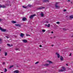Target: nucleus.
I'll return each mask as SVG.
<instances>
[{
  "label": "nucleus",
  "mask_w": 73,
  "mask_h": 73,
  "mask_svg": "<svg viewBox=\"0 0 73 73\" xmlns=\"http://www.w3.org/2000/svg\"><path fill=\"white\" fill-rule=\"evenodd\" d=\"M5 8V6L4 5H0V8Z\"/></svg>",
  "instance_id": "obj_7"
},
{
  "label": "nucleus",
  "mask_w": 73,
  "mask_h": 73,
  "mask_svg": "<svg viewBox=\"0 0 73 73\" xmlns=\"http://www.w3.org/2000/svg\"><path fill=\"white\" fill-rule=\"evenodd\" d=\"M7 72V69H6V68H5V70L4 71V73H5V72Z\"/></svg>",
  "instance_id": "obj_20"
},
{
  "label": "nucleus",
  "mask_w": 73,
  "mask_h": 73,
  "mask_svg": "<svg viewBox=\"0 0 73 73\" xmlns=\"http://www.w3.org/2000/svg\"><path fill=\"white\" fill-rule=\"evenodd\" d=\"M0 30H1L2 32H6V31H7V30H6V29H2L1 27H0Z\"/></svg>",
  "instance_id": "obj_2"
},
{
  "label": "nucleus",
  "mask_w": 73,
  "mask_h": 73,
  "mask_svg": "<svg viewBox=\"0 0 73 73\" xmlns=\"http://www.w3.org/2000/svg\"><path fill=\"white\" fill-rule=\"evenodd\" d=\"M70 19H72V18H73V15L70 16Z\"/></svg>",
  "instance_id": "obj_19"
},
{
  "label": "nucleus",
  "mask_w": 73,
  "mask_h": 73,
  "mask_svg": "<svg viewBox=\"0 0 73 73\" xmlns=\"http://www.w3.org/2000/svg\"><path fill=\"white\" fill-rule=\"evenodd\" d=\"M54 46V45H52V46Z\"/></svg>",
  "instance_id": "obj_41"
},
{
  "label": "nucleus",
  "mask_w": 73,
  "mask_h": 73,
  "mask_svg": "<svg viewBox=\"0 0 73 73\" xmlns=\"http://www.w3.org/2000/svg\"><path fill=\"white\" fill-rule=\"evenodd\" d=\"M72 55V54H70L69 55V56H71Z\"/></svg>",
  "instance_id": "obj_33"
},
{
  "label": "nucleus",
  "mask_w": 73,
  "mask_h": 73,
  "mask_svg": "<svg viewBox=\"0 0 73 73\" xmlns=\"http://www.w3.org/2000/svg\"><path fill=\"white\" fill-rule=\"evenodd\" d=\"M59 4V2H56V3L55 7L56 8H60V7H59V6H57V5H58Z\"/></svg>",
  "instance_id": "obj_1"
},
{
  "label": "nucleus",
  "mask_w": 73,
  "mask_h": 73,
  "mask_svg": "<svg viewBox=\"0 0 73 73\" xmlns=\"http://www.w3.org/2000/svg\"><path fill=\"white\" fill-rule=\"evenodd\" d=\"M47 62L48 63H49V64H51L52 63V62L50 61H47Z\"/></svg>",
  "instance_id": "obj_16"
},
{
  "label": "nucleus",
  "mask_w": 73,
  "mask_h": 73,
  "mask_svg": "<svg viewBox=\"0 0 73 73\" xmlns=\"http://www.w3.org/2000/svg\"><path fill=\"white\" fill-rule=\"evenodd\" d=\"M45 26L46 27H50V24H48V25L47 24L45 25Z\"/></svg>",
  "instance_id": "obj_10"
},
{
  "label": "nucleus",
  "mask_w": 73,
  "mask_h": 73,
  "mask_svg": "<svg viewBox=\"0 0 73 73\" xmlns=\"http://www.w3.org/2000/svg\"><path fill=\"white\" fill-rule=\"evenodd\" d=\"M40 47H41V46H42L41 45H40Z\"/></svg>",
  "instance_id": "obj_39"
},
{
  "label": "nucleus",
  "mask_w": 73,
  "mask_h": 73,
  "mask_svg": "<svg viewBox=\"0 0 73 73\" xmlns=\"http://www.w3.org/2000/svg\"><path fill=\"white\" fill-rule=\"evenodd\" d=\"M5 56H6L7 55V52H5Z\"/></svg>",
  "instance_id": "obj_22"
},
{
  "label": "nucleus",
  "mask_w": 73,
  "mask_h": 73,
  "mask_svg": "<svg viewBox=\"0 0 73 73\" xmlns=\"http://www.w3.org/2000/svg\"><path fill=\"white\" fill-rule=\"evenodd\" d=\"M51 33H53V32L52 31V32H51Z\"/></svg>",
  "instance_id": "obj_38"
},
{
  "label": "nucleus",
  "mask_w": 73,
  "mask_h": 73,
  "mask_svg": "<svg viewBox=\"0 0 73 73\" xmlns=\"http://www.w3.org/2000/svg\"><path fill=\"white\" fill-rule=\"evenodd\" d=\"M63 11H64V12H66V9H64L63 10Z\"/></svg>",
  "instance_id": "obj_31"
},
{
  "label": "nucleus",
  "mask_w": 73,
  "mask_h": 73,
  "mask_svg": "<svg viewBox=\"0 0 73 73\" xmlns=\"http://www.w3.org/2000/svg\"><path fill=\"white\" fill-rule=\"evenodd\" d=\"M22 20L24 21H26L27 20V18L25 17H23V18Z\"/></svg>",
  "instance_id": "obj_11"
},
{
  "label": "nucleus",
  "mask_w": 73,
  "mask_h": 73,
  "mask_svg": "<svg viewBox=\"0 0 73 73\" xmlns=\"http://www.w3.org/2000/svg\"><path fill=\"white\" fill-rule=\"evenodd\" d=\"M23 41L24 42L26 43L27 42V40L26 39H25L23 40Z\"/></svg>",
  "instance_id": "obj_12"
},
{
  "label": "nucleus",
  "mask_w": 73,
  "mask_h": 73,
  "mask_svg": "<svg viewBox=\"0 0 73 73\" xmlns=\"http://www.w3.org/2000/svg\"><path fill=\"white\" fill-rule=\"evenodd\" d=\"M6 37L7 38H9V36H6Z\"/></svg>",
  "instance_id": "obj_30"
},
{
  "label": "nucleus",
  "mask_w": 73,
  "mask_h": 73,
  "mask_svg": "<svg viewBox=\"0 0 73 73\" xmlns=\"http://www.w3.org/2000/svg\"><path fill=\"white\" fill-rule=\"evenodd\" d=\"M66 66H68V64H66Z\"/></svg>",
  "instance_id": "obj_34"
},
{
  "label": "nucleus",
  "mask_w": 73,
  "mask_h": 73,
  "mask_svg": "<svg viewBox=\"0 0 73 73\" xmlns=\"http://www.w3.org/2000/svg\"><path fill=\"white\" fill-rule=\"evenodd\" d=\"M56 54L57 55L58 58H60V54L58 53V52H56Z\"/></svg>",
  "instance_id": "obj_5"
},
{
  "label": "nucleus",
  "mask_w": 73,
  "mask_h": 73,
  "mask_svg": "<svg viewBox=\"0 0 73 73\" xmlns=\"http://www.w3.org/2000/svg\"><path fill=\"white\" fill-rule=\"evenodd\" d=\"M11 23L13 24H15V23H16V21H11Z\"/></svg>",
  "instance_id": "obj_14"
},
{
  "label": "nucleus",
  "mask_w": 73,
  "mask_h": 73,
  "mask_svg": "<svg viewBox=\"0 0 73 73\" xmlns=\"http://www.w3.org/2000/svg\"><path fill=\"white\" fill-rule=\"evenodd\" d=\"M46 23H48V21H46Z\"/></svg>",
  "instance_id": "obj_40"
},
{
  "label": "nucleus",
  "mask_w": 73,
  "mask_h": 73,
  "mask_svg": "<svg viewBox=\"0 0 73 73\" xmlns=\"http://www.w3.org/2000/svg\"><path fill=\"white\" fill-rule=\"evenodd\" d=\"M42 32H45V30H42Z\"/></svg>",
  "instance_id": "obj_26"
},
{
  "label": "nucleus",
  "mask_w": 73,
  "mask_h": 73,
  "mask_svg": "<svg viewBox=\"0 0 73 73\" xmlns=\"http://www.w3.org/2000/svg\"><path fill=\"white\" fill-rule=\"evenodd\" d=\"M38 63H39V62H37L35 63V64H38Z\"/></svg>",
  "instance_id": "obj_25"
},
{
  "label": "nucleus",
  "mask_w": 73,
  "mask_h": 73,
  "mask_svg": "<svg viewBox=\"0 0 73 73\" xmlns=\"http://www.w3.org/2000/svg\"><path fill=\"white\" fill-rule=\"evenodd\" d=\"M0 44H1V42H0Z\"/></svg>",
  "instance_id": "obj_42"
},
{
  "label": "nucleus",
  "mask_w": 73,
  "mask_h": 73,
  "mask_svg": "<svg viewBox=\"0 0 73 73\" xmlns=\"http://www.w3.org/2000/svg\"><path fill=\"white\" fill-rule=\"evenodd\" d=\"M41 16L42 17H43L44 16V14L42 13H41Z\"/></svg>",
  "instance_id": "obj_18"
},
{
  "label": "nucleus",
  "mask_w": 73,
  "mask_h": 73,
  "mask_svg": "<svg viewBox=\"0 0 73 73\" xmlns=\"http://www.w3.org/2000/svg\"><path fill=\"white\" fill-rule=\"evenodd\" d=\"M14 73H18L19 71L17 70H15L14 71Z\"/></svg>",
  "instance_id": "obj_17"
},
{
  "label": "nucleus",
  "mask_w": 73,
  "mask_h": 73,
  "mask_svg": "<svg viewBox=\"0 0 73 73\" xmlns=\"http://www.w3.org/2000/svg\"><path fill=\"white\" fill-rule=\"evenodd\" d=\"M44 66H49V64H44Z\"/></svg>",
  "instance_id": "obj_15"
},
{
  "label": "nucleus",
  "mask_w": 73,
  "mask_h": 73,
  "mask_svg": "<svg viewBox=\"0 0 73 73\" xmlns=\"http://www.w3.org/2000/svg\"><path fill=\"white\" fill-rule=\"evenodd\" d=\"M7 45L8 46H11V45H10L9 44H7Z\"/></svg>",
  "instance_id": "obj_29"
},
{
  "label": "nucleus",
  "mask_w": 73,
  "mask_h": 73,
  "mask_svg": "<svg viewBox=\"0 0 73 73\" xmlns=\"http://www.w3.org/2000/svg\"><path fill=\"white\" fill-rule=\"evenodd\" d=\"M1 51V49H0V52Z\"/></svg>",
  "instance_id": "obj_45"
},
{
  "label": "nucleus",
  "mask_w": 73,
  "mask_h": 73,
  "mask_svg": "<svg viewBox=\"0 0 73 73\" xmlns=\"http://www.w3.org/2000/svg\"><path fill=\"white\" fill-rule=\"evenodd\" d=\"M68 1H70V0H68Z\"/></svg>",
  "instance_id": "obj_43"
},
{
  "label": "nucleus",
  "mask_w": 73,
  "mask_h": 73,
  "mask_svg": "<svg viewBox=\"0 0 73 73\" xmlns=\"http://www.w3.org/2000/svg\"><path fill=\"white\" fill-rule=\"evenodd\" d=\"M60 59L61 61H63L64 60V58L62 56H61L60 57Z\"/></svg>",
  "instance_id": "obj_9"
},
{
  "label": "nucleus",
  "mask_w": 73,
  "mask_h": 73,
  "mask_svg": "<svg viewBox=\"0 0 73 73\" xmlns=\"http://www.w3.org/2000/svg\"><path fill=\"white\" fill-rule=\"evenodd\" d=\"M36 16V14H34L33 15L31 16H30L29 18L30 19H32L33 17H34V16Z\"/></svg>",
  "instance_id": "obj_3"
},
{
  "label": "nucleus",
  "mask_w": 73,
  "mask_h": 73,
  "mask_svg": "<svg viewBox=\"0 0 73 73\" xmlns=\"http://www.w3.org/2000/svg\"><path fill=\"white\" fill-rule=\"evenodd\" d=\"M63 30H64V31H66V29H63Z\"/></svg>",
  "instance_id": "obj_36"
},
{
  "label": "nucleus",
  "mask_w": 73,
  "mask_h": 73,
  "mask_svg": "<svg viewBox=\"0 0 73 73\" xmlns=\"http://www.w3.org/2000/svg\"><path fill=\"white\" fill-rule=\"evenodd\" d=\"M26 36H30V35H28V34H26Z\"/></svg>",
  "instance_id": "obj_28"
},
{
  "label": "nucleus",
  "mask_w": 73,
  "mask_h": 73,
  "mask_svg": "<svg viewBox=\"0 0 73 73\" xmlns=\"http://www.w3.org/2000/svg\"><path fill=\"white\" fill-rule=\"evenodd\" d=\"M15 25L16 27H21V24H16Z\"/></svg>",
  "instance_id": "obj_6"
},
{
  "label": "nucleus",
  "mask_w": 73,
  "mask_h": 73,
  "mask_svg": "<svg viewBox=\"0 0 73 73\" xmlns=\"http://www.w3.org/2000/svg\"><path fill=\"white\" fill-rule=\"evenodd\" d=\"M2 40V39H1L0 38V41H1Z\"/></svg>",
  "instance_id": "obj_32"
},
{
  "label": "nucleus",
  "mask_w": 73,
  "mask_h": 73,
  "mask_svg": "<svg viewBox=\"0 0 73 73\" xmlns=\"http://www.w3.org/2000/svg\"><path fill=\"white\" fill-rule=\"evenodd\" d=\"M20 36L22 37H23L24 36V34L21 33L20 35Z\"/></svg>",
  "instance_id": "obj_13"
},
{
  "label": "nucleus",
  "mask_w": 73,
  "mask_h": 73,
  "mask_svg": "<svg viewBox=\"0 0 73 73\" xmlns=\"http://www.w3.org/2000/svg\"><path fill=\"white\" fill-rule=\"evenodd\" d=\"M2 20V19H0V21H1Z\"/></svg>",
  "instance_id": "obj_35"
},
{
  "label": "nucleus",
  "mask_w": 73,
  "mask_h": 73,
  "mask_svg": "<svg viewBox=\"0 0 73 73\" xmlns=\"http://www.w3.org/2000/svg\"><path fill=\"white\" fill-rule=\"evenodd\" d=\"M43 2H45L46 3H48L49 2V0H43Z\"/></svg>",
  "instance_id": "obj_8"
},
{
  "label": "nucleus",
  "mask_w": 73,
  "mask_h": 73,
  "mask_svg": "<svg viewBox=\"0 0 73 73\" xmlns=\"http://www.w3.org/2000/svg\"><path fill=\"white\" fill-rule=\"evenodd\" d=\"M62 70H59V72H63V71H64V70H65V68L64 67H62Z\"/></svg>",
  "instance_id": "obj_4"
},
{
  "label": "nucleus",
  "mask_w": 73,
  "mask_h": 73,
  "mask_svg": "<svg viewBox=\"0 0 73 73\" xmlns=\"http://www.w3.org/2000/svg\"><path fill=\"white\" fill-rule=\"evenodd\" d=\"M56 24H60V22H57Z\"/></svg>",
  "instance_id": "obj_27"
},
{
  "label": "nucleus",
  "mask_w": 73,
  "mask_h": 73,
  "mask_svg": "<svg viewBox=\"0 0 73 73\" xmlns=\"http://www.w3.org/2000/svg\"><path fill=\"white\" fill-rule=\"evenodd\" d=\"M15 50H19L20 49L19 48H16Z\"/></svg>",
  "instance_id": "obj_21"
},
{
  "label": "nucleus",
  "mask_w": 73,
  "mask_h": 73,
  "mask_svg": "<svg viewBox=\"0 0 73 73\" xmlns=\"http://www.w3.org/2000/svg\"><path fill=\"white\" fill-rule=\"evenodd\" d=\"M42 8H41L40 9H42Z\"/></svg>",
  "instance_id": "obj_44"
},
{
  "label": "nucleus",
  "mask_w": 73,
  "mask_h": 73,
  "mask_svg": "<svg viewBox=\"0 0 73 73\" xmlns=\"http://www.w3.org/2000/svg\"><path fill=\"white\" fill-rule=\"evenodd\" d=\"M3 65H4V64H5V62H3Z\"/></svg>",
  "instance_id": "obj_37"
},
{
  "label": "nucleus",
  "mask_w": 73,
  "mask_h": 73,
  "mask_svg": "<svg viewBox=\"0 0 73 73\" xmlns=\"http://www.w3.org/2000/svg\"><path fill=\"white\" fill-rule=\"evenodd\" d=\"M13 67V66H10L9 67V68H12V67Z\"/></svg>",
  "instance_id": "obj_24"
},
{
  "label": "nucleus",
  "mask_w": 73,
  "mask_h": 73,
  "mask_svg": "<svg viewBox=\"0 0 73 73\" xmlns=\"http://www.w3.org/2000/svg\"><path fill=\"white\" fill-rule=\"evenodd\" d=\"M11 46H12V44H11Z\"/></svg>",
  "instance_id": "obj_46"
},
{
  "label": "nucleus",
  "mask_w": 73,
  "mask_h": 73,
  "mask_svg": "<svg viewBox=\"0 0 73 73\" xmlns=\"http://www.w3.org/2000/svg\"><path fill=\"white\" fill-rule=\"evenodd\" d=\"M23 8H27V7H25L24 6H23Z\"/></svg>",
  "instance_id": "obj_23"
}]
</instances>
